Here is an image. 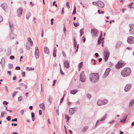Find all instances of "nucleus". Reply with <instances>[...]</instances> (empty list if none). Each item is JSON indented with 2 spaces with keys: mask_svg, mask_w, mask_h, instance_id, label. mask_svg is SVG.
<instances>
[{
  "mask_svg": "<svg viewBox=\"0 0 134 134\" xmlns=\"http://www.w3.org/2000/svg\"><path fill=\"white\" fill-rule=\"evenodd\" d=\"M102 32H101L100 34V36H99L98 40V44H100L101 41H103V40L104 39L103 38H102Z\"/></svg>",
  "mask_w": 134,
  "mask_h": 134,
  "instance_id": "obj_14",
  "label": "nucleus"
},
{
  "mask_svg": "<svg viewBox=\"0 0 134 134\" xmlns=\"http://www.w3.org/2000/svg\"><path fill=\"white\" fill-rule=\"evenodd\" d=\"M3 20V18L1 16H0V23H1Z\"/></svg>",
  "mask_w": 134,
  "mask_h": 134,
  "instance_id": "obj_58",
  "label": "nucleus"
},
{
  "mask_svg": "<svg viewBox=\"0 0 134 134\" xmlns=\"http://www.w3.org/2000/svg\"><path fill=\"white\" fill-rule=\"evenodd\" d=\"M74 46L75 47H76V42L75 41V39H74Z\"/></svg>",
  "mask_w": 134,
  "mask_h": 134,
  "instance_id": "obj_60",
  "label": "nucleus"
},
{
  "mask_svg": "<svg viewBox=\"0 0 134 134\" xmlns=\"http://www.w3.org/2000/svg\"><path fill=\"white\" fill-rule=\"evenodd\" d=\"M91 62H93V64L94 65H95V64H96V61L95 60H91Z\"/></svg>",
  "mask_w": 134,
  "mask_h": 134,
  "instance_id": "obj_47",
  "label": "nucleus"
},
{
  "mask_svg": "<svg viewBox=\"0 0 134 134\" xmlns=\"http://www.w3.org/2000/svg\"><path fill=\"white\" fill-rule=\"evenodd\" d=\"M64 64L65 66L67 68H69L70 67L69 63L68 61H64Z\"/></svg>",
  "mask_w": 134,
  "mask_h": 134,
  "instance_id": "obj_15",
  "label": "nucleus"
},
{
  "mask_svg": "<svg viewBox=\"0 0 134 134\" xmlns=\"http://www.w3.org/2000/svg\"><path fill=\"white\" fill-rule=\"evenodd\" d=\"M5 114V112L3 111H2L1 113V117L3 118V117L4 115Z\"/></svg>",
  "mask_w": 134,
  "mask_h": 134,
  "instance_id": "obj_44",
  "label": "nucleus"
},
{
  "mask_svg": "<svg viewBox=\"0 0 134 134\" xmlns=\"http://www.w3.org/2000/svg\"><path fill=\"white\" fill-rule=\"evenodd\" d=\"M17 14L18 16L20 17L21 16L22 14L23 9L21 7L18 8L17 11Z\"/></svg>",
  "mask_w": 134,
  "mask_h": 134,
  "instance_id": "obj_10",
  "label": "nucleus"
},
{
  "mask_svg": "<svg viewBox=\"0 0 134 134\" xmlns=\"http://www.w3.org/2000/svg\"><path fill=\"white\" fill-rule=\"evenodd\" d=\"M15 58L14 56L11 55L10 57V59H13Z\"/></svg>",
  "mask_w": 134,
  "mask_h": 134,
  "instance_id": "obj_53",
  "label": "nucleus"
},
{
  "mask_svg": "<svg viewBox=\"0 0 134 134\" xmlns=\"http://www.w3.org/2000/svg\"><path fill=\"white\" fill-rule=\"evenodd\" d=\"M24 112V111L23 110H22L20 111V113L21 114H23Z\"/></svg>",
  "mask_w": 134,
  "mask_h": 134,
  "instance_id": "obj_64",
  "label": "nucleus"
},
{
  "mask_svg": "<svg viewBox=\"0 0 134 134\" xmlns=\"http://www.w3.org/2000/svg\"><path fill=\"white\" fill-rule=\"evenodd\" d=\"M47 99L49 102L51 103L52 100V97L51 96H49L48 98Z\"/></svg>",
  "mask_w": 134,
  "mask_h": 134,
  "instance_id": "obj_32",
  "label": "nucleus"
},
{
  "mask_svg": "<svg viewBox=\"0 0 134 134\" xmlns=\"http://www.w3.org/2000/svg\"><path fill=\"white\" fill-rule=\"evenodd\" d=\"M56 53L55 52H53V56L54 57H56Z\"/></svg>",
  "mask_w": 134,
  "mask_h": 134,
  "instance_id": "obj_62",
  "label": "nucleus"
},
{
  "mask_svg": "<svg viewBox=\"0 0 134 134\" xmlns=\"http://www.w3.org/2000/svg\"><path fill=\"white\" fill-rule=\"evenodd\" d=\"M132 85L130 84H127L125 86L124 90L125 92H127L130 90V89Z\"/></svg>",
  "mask_w": 134,
  "mask_h": 134,
  "instance_id": "obj_12",
  "label": "nucleus"
},
{
  "mask_svg": "<svg viewBox=\"0 0 134 134\" xmlns=\"http://www.w3.org/2000/svg\"><path fill=\"white\" fill-rule=\"evenodd\" d=\"M39 106L41 108L43 109H45V108L44 106V104H43V103L40 104L39 105Z\"/></svg>",
  "mask_w": 134,
  "mask_h": 134,
  "instance_id": "obj_29",
  "label": "nucleus"
},
{
  "mask_svg": "<svg viewBox=\"0 0 134 134\" xmlns=\"http://www.w3.org/2000/svg\"><path fill=\"white\" fill-rule=\"evenodd\" d=\"M93 4L98 6V7L101 8H103L104 6V3L100 1H98L96 2H93Z\"/></svg>",
  "mask_w": 134,
  "mask_h": 134,
  "instance_id": "obj_3",
  "label": "nucleus"
},
{
  "mask_svg": "<svg viewBox=\"0 0 134 134\" xmlns=\"http://www.w3.org/2000/svg\"><path fill=\"white\" fill-rule=\"evenodd\" d=\"M35 55L36 59H38L39 57V52L35 51Z\"/></svg>",
  "mask_w": 134,
  "mask_h": 134,
  "instance_id": "obj_20",
  "label": "nucleus"
},
{
  "mask_svg": "<svg viewBox=\"0 0 134 134\" xmlns=\"http://www.w3.org/2000/svg\"><path fill=\"white\" fill-rule=\"evenodd\" d=\"M17 121V118H15L14 119L12 120V122H13L14 121Z\"/></svg>",
  "mask_w": 134,
  "mask_h": 134,
  "instance_id": "obj_59",
  "label": "nucleus"
},
{
  "mask_svg": "<svg viewBox=\"0 0 134 134\" xmlns=\"http://www.w3.org/2000/svg\"><path fill=\"white\" fill-rule=\"evenodd\" d=\"M91 35L93 37H95L97 36L98 31L95 29H92L91 31Z\"/></svg>",
  "mask_w": 134,
  "mask_h": 134,
  "instance_id": "obj_8",
  "label": "nucleus"
},
{
  "mask_svg": "<svg viewBox=\"0 0 134 134\" xmlns=\"http://www.w3.org/2000/svg\"><path fill=\"white\" fill-rule=\"evenodd\" d=\"M31 15L30 13H28L26 14V17L27 19H28L30 17Z\"/></svg>",
  "mask_w": 134,
  "mask_h": 134,
  "instance_id": "obj_34",
  "label": "nucleus"
},
{
  "mask_svg": "<svg viewBox=\"0 0 134 134\" xmlns=\"http://www.w3.org/2000/svg\"><path fill=\"white\" fill-rule=\"evenodd\" d=\"M121 46V42H117L116 46V48H117L120 47Z\"/></svg>",
  "mask_w": 134,
  "mask_h": 134,
  "instance_id": "obj_30",
  "label": "nucleus"
},
{
  "mask_svg": "<svg viewBox=\"0 0 134 134\" xmlns=\"http://www.w3.org/2000/svg\"><path fill=\"white\" fill-rule=\"evenodd\" d=\"M73 24L76 27H77L79 25V24L78 22L74 23L73 22Z\"/></svg>",
  "mask_w": 134,
  "mask_h": 134,
  "instance_id": "obj_36",
  "label": "nucleus"
},
{
  "mask_svg": "<svg viewBox=\"0 0 134 134\" xmlns=\"http://www.w3.org/2000/svg\"><path fill=\"white\" fill-rule=\"evenodd\" d=\"M25 72H23L22 74L23 77H24L25 76Z\"/></svg>",
  "mask_w": 134,
  "mask_h": 134,
  "instance_id": "obj_61",
  "label": "nucleus"
},
{
  "mask_svg": "<svg viewBox=\"0 0 134 134\" xmlns=\"http://www.w3.org/2000/svg\"><path fill=\"white\" fill-rule=\"evenodd\" d=\"M66 5L68 8L69 9L70 8V7L69 5V3L68 2H67L66 3Z\"/></svg>",
  "mask_w": 134,
  "mask_h": 134,
  "instance_id": "obj_39",
  "label": "nucleus"
},
{
  "mask_svg": "<svg viewBox=\"0 0 134 134\" xmlns=\"http://www.w3.org/2000/svg\"><path fill=\"white\" fill-rule=\"evenodd\" d=\"M109 52L107 50V48L106 47L103 53V55L104 57V60L105 61H106L108 60L109 55Z\"/></svg>",
  "mask_w": 134,
  "mask_h": 134,
  "instance_id": "obj_4",
  "label": "nucleus"
},
{
  "mask_svg": "<svg viewBox=\"0 0 134 134\" xmlns=\"http://www.w3.org/2000/svg\"><path fill=\"white\" fill-rule=\"evenodd\" d=\"M27 40L30 43V45L32 46L33 44V42L31 40V39L30 38L28 37L27 38Z\"/></svg>",
  "mask_w": 134,
  "mask_h": 134,
  "instance_id": "obj_25",
  "label": "nucleus"
},
{
  "mask_svg": "<svg viewBox=\"0 0 134 134\" xmlns=\"http://www.w3.org/2000/svg\"><path fill=\"white\" fill-rule=\"evenodd\" d=\"M129 26L130 28L129 30V32L131 34H134V24H132L129 25Z\"/></svg>",
  "mask_w": 134,
  "mask_h": 134,
  "instance_id": "obj_9",
  "label": "nucleus"
},
{
  "mask_svg": "<svg viewBox=\"0 0 134 134\" xmlns=\"http://www.w3.org/2000/svg\"><path fill=\"white\" fill-rule=\"evenodd\" d=\"M103 105L106 104L108 102V100L106 99H104L103 101Z\"/></svg>",
  "mask_w": 134,
  "mask_h": 134,
  "instance_id": "obj_38",
  "label": "nucleus"
},
{
  "mask_svg": "<svg viewBox=\"0 0 134 134\" xmlns=\"http://www.w3.org/2000/svg\"><path fill=\"white\" fill-rule=\"evenodd\" d=\"M11 119V118L10 116H8L7 117V118L6 119L8 121H10Z\"/></svg>",
  "mask_w": 134,
  "mask_h": 134,
  "instance_id": "obj_45",
  "label": "nucleus"
},
{
  "mask_svg": "<svg viewBox=\"0 0 134 134\" xmlns=\"http://www.w3.org/2000/svg\"><path fill=\"white\" fill-rule=\"evenodd\" d=\"M43 29H42V30H41V37H43Z\"/></svg>",
  "mask_w": 134,
  "mask_h": 134,
  "instance_id": "obj_57",
  "label": "nucleus"
},
{
  "mask_svg": "<svg viewBox=\"0 0 134 134\" xmlns=\"http://www.w3.org/2000/svg\"><path fill=\"white\" fill-rule=\"evenodd\" d=\"M56 113H57V114L58 115H59V109H57L56 110Z\"/></svg>",
  "mask_w": 134,
  "mask_h": 134,
  "instance_id": "obj_55",
  "label": "nucleus"
},
{
  "mask_svg": "<svg viewBox=\"0 0 134 134\" xmlns=\"http://www.w3.org/2000/svg\"><path fill=\"white\" fill-rule=\"evenodd\" d=\"M125 63L122 62V61H119L115 65V68L117 69H119L123 67Z\"/></svg>",
  "mask_w": 134,
  "mask_h": 134,
  "instance_id": "obj_5",
  "label": "nucleus"
},
{
  "mask_svg": "<svg viewBox=\"0 0 134 134\" xmlns=\"http://www.w3.org/2000/svg\"><path fill=\"white\" fill-rule=\"evenodd\" d=\"M5 63V60L3 58H2L1 59V61L0 62V64L2 66L4 65Z\"/></svg>",
  "mask_w": 134,
  "mask_h": 134,
  "instance_id": "obj_27",
  "label": "nucleus"
},
{
  "mask_svg": "<svg viewBox=\"0 0 134 134\" xmlns=\"http://www.w3.org/2000/svg\"><path fill=\"white\" fill-rule=\"evenodd\" d=\"M134 104V98L132 99L129 103V106L131 107Z\"/></svg>",
  "mask_w": 134,
  "mask_h": 134,
  "instance_id": "obj_24",
  "label": "nucleus"
},
{
  "mask_svg": "<svg viewBox=\"0 0 134 134\" xmlns=\"http://www.w3.org/2000/svg\"><path fill=\"white\" fill-rule=\"evenodd\" d=\"M120 121V122L122 123H124L125 122V119H123L121 120Z\"/></svg>",
  "mask_w": 134,
  "mask_h": 134,
  "instance_id": "obj_46",
  "label": "nucleus"
},
{
  "mask_svg": "<svg viewBox=\"0 0 134 134\" xmlns=\"http://www.w3.org/2000/svg\"><path fill=\"white\" fill-rule=\"evenodd\" d=\"M109 74L107 73L106 72H105V73H104V74L103 75V77L104 78L106 77Z\"/></svg>",
  "mask_w": 134,
  "mask_h": 134,
  "instance_id": "obj_35",
  "label": "nucleus"
},
{
  "mask_svg": "<svg viewBox=\"0 0 134 134\" xmlns=\"http://www.w3.org/2000/svg\"><path fill=\"white\" fill-rule=\"evenodd\" d=\"M22 96H20L19 98H18V100L19 101H21L22 100Z\"/></svg>",
  "mask_w": 134,
  "mask_h": 134,
  "instance_id": "obj_50",
  "label": "nucleus"
},
{
  "mask_svg": "<svg viewBox=\"0 0 134 134\" xmlns=\"http://www.w3.org/2000/svg\"><path fill=\"white\" fill-rule=\"evenodd\" d=\"M1 6L4 9V10L5 11V9L7 7V5L6 3H3L1 5Z\"/></svg>",
  "mask_w": 134,
  "mask_h": 134,
  "instance_id": "obj_18",
  "label": "nucleus"
},
{
  "mask_svg": "<svg viewBox=\"0 0 134 134\" xmlns=\"http://www.w3.org/2000/svg\"><path fill=\"white\" fill-rule=\"evenodd\" d=\"M65 119H66V120H67V121H66V123L67 124H68L69 122V117L68 115H66L65 116Z\"/></svg>",
  "mask_w": 134,
  "mask_h": 134,
  "instance_id": "obj_33",
  "label": "nucleus"
},
{
  "mask_svg": "<svg viewBox=\"0 0 134 134\" xmlns=\"http://www.w3.org/2000/svg\"><path fill=\"white\" fill-rule=\"evenodd\" d=\"M110 71V68H108L106 69V70L105 71V72H106L107 73L109 74Z\"/></svg>",
  "mask_w": 134,
  "mask_h": 134,
  "instance_id": "obj_42",
  "label": "nucleus"
},
{
  "mask_svg": "<svg viewBox=\"0 0 134 134\" xmlns=\"http://www.w3.org/2000/svg\"><path fill=\"white\" fill-rule=\"evenodd\" d=\"M107 114H105V115L103 117V118H101L100 120H98L96 122V125H95V127H96L97 125H99L101 124V122H100V121H102L104 120L107 118Z\"/></svg>",
  "mask_w": 134,
  "mask_h": 134,
  "instance_id": "obj_7",
  "label": "nucleus"
},
{
  "mask_svg": "<svg viewBox=\"0 0 134 134\" xmlns=\"http://www.w3.org/2000/svg\"><path fill=\"white\" fill-rule=\"evenodd\" d=\"M127 42L129 43L132 44L134 43V37L132 36H129L127 39Z\"/></svg>",
  "mask_w": 134,
  "mask_h": 134,
  "instance_id": "obj_11",
  "label": "nucleus"
},
{
  "mask_svg": "<svg viewBox=\"0 0 134 134\" xmlns=\"http://www.w3.org/2000/svg\"><path fill=\"white\" fill-rule=\"evenodd\" d=\"M60 74H62V75H64V73L62 71L61 67H60Z\"/></svg>",
  "mask_w": 134,
  "mask_h": 134,
  "instance_id": "obj_41",
  "label": "nucleus"
},
{
  "mask_svg": "<svg viewBox=\"0 0 134 134\" xmlns=\"http://www.w3.org/2000/svg\"><path fill=\"white\" fill-rule=\"evenodd\" d=\"M17 36V35L14 34L13 31H11L9 35L10 38L11 40H13Z\"/></svg>",
  "mask_w": 134,
  "mask_h": 134,
  "instance_id": "obj_13",
  "label": "nucleus"
},
{
  "mask_svg": "<svg viewBox=\"0 0 134 134\" xmlns=\"http://www.w3.org/2000/svg\"><path fill=\"white\" fill-rule=\"evenodd\" d=\"M31 117L32 118H35V114L33 112L31 113Z\"/></svg>",
  "mask_w": 134,
  "mask_h": 134,
  "instance_id": "obj_51",
  "label": "nucleus"
},
{
  "mask_svg": "<svg viewBox=\"0 0 134 134\" xmlns=\"http://www.w3.org/2000/svg\"><path fill=\"white\" fill-rule=\"evenodd\" d=\"M91 81L93 82H96L99 79V76L97 73H93L90 76Z\"/></svg>",
  "mask_w": 134,
  "mask_h": 134,
  "instance_id": "obj_2",
  "label": "nucleus"
},
{
  "mask_svg": "<svg viewBox=\"0 0 134 134\" xmlns=\"http://www.w3.org/2000/svg\"><path fill=\"white\" fill-rule=\"evenodd\" d=\"M9 26L10 30L12 31H13L14 29V26L13 24L10 23V22H9Z\"/></svg>",
  "mask_w": 134,
  "mask_h": 134,
  "instance_id": "obj_16",
  "label": "nucleus"
},
{
  "mask_svg": "<svg viewBox=\"0 0 134 134\" xmlns=\"http://www.w3.org/2000/svg\"><path fill=\"white\" fill-rule=\"evenodd\" d=\"M15 69L16 70H19L20 69V68L19 66H17L16 67Z\"/></svg>",
  "mask_w": 134,
  "mask_h": 134,
  "instance_id": "obj_54",
  "label": "nucleus"
},
{
  "mask_svg": "<svg viewBox=\"0 0 134 134\" xmlns=\"http://www.w3.org/2000/svg\"><path fill=\"white\" fill-rule=\"evenodd\" d=\"M131 69L129 68H125L121 72V75L123 77L127 76L130 75L131 73Z\"/></svg>",
  "mask_w": 134,
  "mask_h": 134,
  "instance_id": "obj_1",
  "label": "nucleus"
},
{
  "mask_svg": "<svg viewBox=\"0 0 134 134\" xmlns=\"http://www.w3.org/2000/svg\"><path fill=\"white\" fill-rule=\"evenodd\" d=\"M53 20H54V19H53L52 18V19H51V24L52 25L53 24Z\"/></svg>",
  "mask_w": 134,
  "mask_h": 134,
  "instance_id": "obj_56",
  "label": "nucleus"
},
{
  "mask_svg": "<svg viewBox=\"0 0 134 134\" xmlns=\"http://www.w3.org/2000/svg\"><path fill=\"white\" fill-rule=\"evenodd\" d=\"M98 105L100 106L103 105V101L102 100H98L97 102Z\"/></svg>",
  "mask_w": 134,
  "mask_h": 134,
  "instance_id": "obj_22",
  "label": "nucleus"
},
{
  "mask_svg": "<svg viewBox=\"0 0 134 134\" xmlns=\"http://www.w3.org/2000/svg\"><path fill=\"white\" fill-rule=\"evenodd\" d=\"M83 65V62H81L79 65V70L80 71Z\"/></svg>",
  "mask_w": 134,
  "mask_h": 134,
  "instance_id": "obj_28",
  "label": "nucleus"
},
{
  "mask_svg": "<svg viewBox=\"0 0 134 134\" xmlns=\"http://www.w3.org/2000/svg\"><path fill=\"white\" fill-rule=\"evenodd\" d=\"M8 66L10 69H11L13 67V65L12 64L10 63L8 65Z\"/></svg>",
  "mask_w": 134,
  "mask_h": 134,
  "instance_id": "obj_37",
  "label": "nucleus"
},
{
  "mask_svg": "<svg viewBox=\"0 0 134 134\" xmlns=\"http://www.w3.org/2000/svg\"><path fill=\"white\" fill-rule=\"evenodd\" d=\"M39 113L40 115H41L42 114V111L41 110H39Z\"/></svg>",
  "mask_w": 134,
  "mask_h": 134,
  "instance_id": "obj_63",
  "label": "nucleus"
},
{
  "mask_svg": "<svg viewBox=\"0 0 134 134\" xmlns=\"http://www.w3.org/2000/svg\"><path fill=\"white\" fill-rule=\"evenodd\" d=\"M44 53L47 54H48L49 52L48 48L46 47H44Z\"/></svg>",
  "mask_w": 134,
  "mask_h": 134,
  "instance_id": "obj_19",
  "label": "nucleus"
},
{
  "mask_svg": "<svg viewBox=\"0 0 134 134\" xmlns=\"http://www.w3.org/2000/svg\"><path fill=\"white\" fill-rule=\"evenodd\" d=\"M8 103L6 102V101H4L3 103V104L5 105H7L8 104Z\"/></svg>",
  "mask_w": 134,
  "mask_h": 134,
  "instance_id": "obj_52",
  "label": "nucleus"
},
{
  "mask_svg": "<svg viewBox=\"0 0 134 134\" xmlns=\"http://www.w3.org/2000/svg\"><path fill=\"white\" fill-rule=\"evenodd\" d=\"M84 29L82 28L81 29L80 31V36H81L82 34L84 33Z\"/></svg>",
  "mask_w": 134,
  "mask_h": 134,
  "instance_id": "obj_31",
  "label": "nucleus"
},
{
  "mask_svg": "<svg viewBox=\"0 0 134 134\" xmlns=\"http://www.w3.org/2000/svg\"><path fill=\"white\" fill-rule=\"evenodd\" d=\"M88 126H86L83 127L82 128V129L81 131V132H85V131H86L88 130Z\"/></svg>",
  "mask_w": 134,
  "mask_h": 134,
  "instance_id": "obj_21",
  "label": "nucleus"
},
{
  "mask_svg": "<svg viewBox=\"0 0 134 134\" xmlns=\"http://www.w3.org/2000/svg\"><path fill=\"white\" fill-rule=\"evenodd\" d=\"M78 90H74L71 91L70 93L72 94H75L77 92Z\"/></svg>",
  "mask_w": 134,
  "mask_h": 134,
  "instance_id": "obj_26",
  "label": "nucleus"
},
{
  "mask_svg": "<svg viewBox=\"0 0 134 134\" xmlns=\"http://www.w3.org/2000/svg\"><path fill=\"white\" fill-rule=\"evenodd\" d=\"M87 97L88 98V99H89L90 98H91V95L90 94H88L87 95Z\"/></svg>",
  "mask_w": 134,
  "mask_h": 134,
  "instance_id": "obj_49",
  "label": "nucleus"
},
{
  "mask_svg": "<svg viewBox=\"0 0 134 134\" xmlns=\"http://www.w3.org/2000/svg\"><path fill=\"white\" fill-rule=\"evenodd\" d=\"M29 44V43L28 42L26 43V48L28 50H29L30 48V46Z\"/></svg>",
  "mask_w": 134,
  "mask_h": 134,
  "instance_id": "obj_23",
  "label": "nucleus"
},
{
  "mask_svg": "<svg viewBox=\"0 0 134 134\" xmlns=\"http://www.w3.org/2000/svg\"><path fill=\"white\" fill-rule=\"evenodd\" d=\"M35 51L39 52L38 48L37 46H36L35 47Z\"/></svg>",
  "mask_w": 134,
  "mask_h": 134,
  "instance_id": "obj_48",
  "label": "nucleus"
},
{
  "mask_svg": "<svg viewBox=\"0 0 134 134\" xmlns=\"http://www.w3.org/2000/svg\"><path fill=\"white\" fill-rule=\"evenodd\" d=\"M17 93V92L16 91H14L13 93L12 97L13 98H14L16 94Z\"/></svg>",
  "mask_w": 134,
  "mask_h": 134,
  "instance_id": "obj_40",
  "label": "nucleus"
},
{
  "mask_svg": "<svg viewBox=\"0 0 134 134\" xmlns=\"http://www.w3.org/2000/svg\"><path fill=\"white\" fill-rule=\"evenodd\" d=\"M86 77L85 76L84 72L82 71L80 75V80L81 82H84L85 81Z\"/></svg>",
  "mask_w": 134,
  "mask_h": 134,
  "instance_id": "obj_6",
  "label": "nucleus"
},
{
  "mask_svg": "<svg viewBox=\"0 0 134 134\" xmlns=\"http://www.w3.org/2000/svg\"><path fill=\"white\" fill-rule=\"evenodd\" d=\"M74 108H70L69 109V114L70 115H71L74 113Z\"/></svg>",
  "mask_w": 134,
  "mask_h": 134,
  "instance_id": "obj_17",
  "label": "nucleus"
},
{
  "mask_svg": "<svg viewBox=\"0 0 134 134\" xmlns=\"http://www.w3.org/2000/svg\"><path fill=\"white\" fill-rule=\"evenodd\" d=\"M62 54L63 55V56L65 58L66 57V54L65 53V52L64 51H63L62 52Z\"/></svg>",
  "mask_w": 134,
  "mask_h": 134,
  "instance_id": "obj_43",
  "label": "nucleus"
}]
</instances>
